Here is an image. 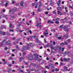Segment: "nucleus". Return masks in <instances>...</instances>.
I'll list each match as a JSON object with an SVG mask.
<instances>
[{
  "instance_id": "864d4df0",
  "label": "nucleus",
  "mask_w": 73,
  "mask_h": 73,
  "mask_svg": "<svg viewBox=\"0 0 73 73\" xmlns=\"http://www.w3.org/2000/svg\"><path fill=\"white\" fill-rule=\"evenodd\" d=\"M27 59H28L29 60H32V59H31L30 58H27Z\"/></svg>"
},
{
  "instance_id": "4468645a",
  "label": "nucleus",
  "mask_w": 73,
  "mask_h": 73,
  "mask_svg": "<svg viewBox=\"0 0 73 73\" xmlns=\"http://www.w3.org/2000/svg\"><path fill=\"white\" fill-rule=\"evenodd\" d=\"M40 5L39 6V8H40V7H41V6H42V4H41V2H39V3Z\"/></svg>"
},
{
  "instance_id": "e433bc0d",
  "label": "nucleus",
  "mask_w": 73,
  "mask_h": 73,
  "mask_svg": "<svg viewBox=\"0 0 73 73\" xmlns=\"http://www.w3.org/2000/svg\"><path fill=\"white\" fill-rule=\"evenodd\" d=\"M16 47L17 48H18V50H19L20 49V48H19V47H18V46H17V45L16 46Z\"/></svg>"
},
{
  "instance_id": "1a4fd4ad",
  "label": "nucleus",
  "mask_w": 73,
  "mask_h": 73,
  "mask_svg": "<svg viewBox=\"0 0 73 73\" xmlns=\"http://www.w3.org/2000/svg\"><path fill=\"white\" fill-rule=\"evenodd\" d=\"M57 8L58 10H60V11H62V8L61 7H57Z\"/></svg>"
},
{
  "instance_id": "3c124183",
  "label": "nucleus",
  "mask_w": 73,
  "mask_h": 73,
  "mask_svg": "<svg viewBox=\"0 0 73 73\" xmlns=\"http://www.w3.org/2000/svg\"><path fill=\"white\" fill-rule=\"evenodd\" d=\"M61 39V37H58V40H60V39Z\"/></svg>"
},
{
  "instance_id": "72a5a7b5",
  "label": "nucleus",
  "mask_w": 73,
  "mask_h": 73,
  "mask_svg": "<svg viewBox=\"0 0 73 73\" xmlns=\"http://www.w3.org/2000/svg\"><path fill=\"white\" fill-rule=\"evenodd\" d=\"M66 13L64 12L63 13V15H65Z\"/></svg>"
},
{
  "instance_id": "c85d7f7f",
  "label": "nucleus",
  "mask_w": 73,
  "mask_h": 73,
  "mask_svg": "<svg viewBox=\"0 0 73 73\" xmlns=\"http://www.w3.org/2000/svg\"><path fill=\"white\" fill-rule=\"evenodd\" d=\"M51 49H54V48H55V47H53V46H52L51 47Z\"/></svg>"
},
{
  "instance_id": "a18cd8bd",
  "label": "nucleus",
  "mask_w": 73,
  "mask_h": 73,
  "mask_svg": "<svg viewBox=\"0 0 73 73\" xmlns=\"http://www.w3.org/2000/svg\"><path fill=\"white\" fill-rule=\"evenodd\" d=\"M67 54H70V51H68V52H67Z\"/></svg>"
},
{
  "instance_id": "37998d69",
  "label": "nucleus",
  "mask_w": 73,
  "mask_h": 73,
  "mask_svg": "<svg viewBox=\"0 0 73 73\" xmlns=\"http://www.w3.org/2000/svg\"><path fill=\"white\" fill-rule=\"evenodd\" d=\"M44 73H48V71H44Z\"/></svg>"
},
{
  "instance_id": "4c0bfd02",
  "label": "nucleus",
  "mask_w": 73,
  "mask_h": 73,
  "mask_svg": "<svg viewBox=\"0 0 73 73\" xmlns=\"http://www.w3.org/2000/svg\"><path fill=\"white\" fill-rule=\"evenodd\" d=\"M8 4V3H6L5 4V5L6 7H7V5Z\"/></svg>"
},
{
  "instance_id": "6e6552de",
  "label": "nucleus",
  "mask_w": 73,
  "mask_h": 73,
  "mask_svg": "<svg viewBox=\"0 0 73 73\" xmlns=\"http://www.w3.org/2000/svg\"><path fill=\"white\" fill-rule=\"evenodd\" d=\"M20 4L21 6L23 7V4H24V1H21V2L20 3Z\"/></svg>"
},
{
  "instance_id": "09e8293b",
  "label": "nucleus",
  "mask_w": 73,
  "mask_h": 73,
  "mask_svg": "<svg viewBox=\"0 0 73 73\" xmlns=\"http://www.w3.org/2000/svg\"><path fill=\"white\" fill-rule=\"evenodd\" d=\"M52 13H54V14H56V12H55V11H52Z\"/></svg>"
},
{
  "instance_id": "f03ea898",
  "label": "nucleus",
  "mask_w": 73,
  "mask_h": 73,
  "mask_svg": "<svg viewBox=\"0 0 73 73\" xmlns=\"http://www.w3.org/2000/svg\"><path fill=\"white\" fill-rule=\"evenodd\" d=\"M70 27V26H69V25H66L64 26V27L63 28V29H64L65 31H66V32H68L69 31V28L67 29V30H66V28H68V27Z\"/></svg>"
},
{
  "instance_id": "774afa93",
  "label": "nucleus",
  "mask_w": 73,
  "mask_h": 73,
  "mask_svg": "<svg viewBox=\"0 0 73 73\" xmlns=\"http://www.w3.org/2000/svg\"><path fill=\"white\" fill-rule=\"evenodd\" d=\"M38 11H40V7H38Z\"/></svg>"
},
{
  "instance_id": "a211bd4d",
  "label": "nucleus",
  "mask_w": 73,
  "mask_h": 73,
  "mask_svg": "<svg viewBox=\"0 0 73 73\" xmlns=\"http://www.w3.org/2000/svg\"><path fill=\"white\" fill-rule=\"evenodd\" d=\"M10 18H15V17L13 15H11Z\"/></svg>"
},
{
  "instance_id": "7c9ffc66",
  "label": "nucleus",
  "mask_w": 73,
  "mask_h": 73,
  "mask_svg": "<svg viewBox=\"0 0 73 73\" xmlns=\"http://www.w3.org/2000/svg\"><path fill=\"white\" fill-rule=\"evenodd\" d=\"M8 66H9V67H11L12 66V64H9Z\"/></svg>"
},
{
  "instance_id": "a878e982",
  "label": "nucleus",
  "mask_w": 73,
  "mask_h": 73,
  "mask_svg": "<svg viewBox=\"0 0 73 73\" xmlns=\"http://www.w3.org/2000/svg\"><path fill=\"white\" fill-rule=\"evenodd\" d=\"M7 49H8L7 47V46H5V48H4V49L6 50H7Z\"/></svg>"
},
{
  "instance_id": "5fc2aeb1",
  "label": "nucleus",
  "mask_w": 73,
  "mask_h": 73,
  "mask_svg": "<svg viewBox=\"0 0 73 73\" xmlns=\"http://www.w3.org/2000/svg\"><path fill=\"white\" fill-rule=\"evenodd\" d=\"M21 24H19V25H18V27H19L20 26V25H21Z\"/></svg>"
},
{
  "instance_id": "338daca9",
  "label": "nucleus",
  "mask_w": 73,
  "mask_h": 73,
  "mask_svg": "<svg viewBox=\"0 0 73 73\" xmlns=\"http://www.w3.org/2000/svg\"><path fill=\"white\" fill-rule=\"evenodd\" d=\"M50 20H48V23H50Z\"/></svg>"
},
{
  "instance_id": "603ef678",
  "label": "nucleus",
  "mask_w": 73,
  "mask_h": 73,
  "mask_svg": "<svg viewBox=\"0 0 73 73\" xmlns=\"http://www.w3.org/2000/svg\"><path fill=\"white\" fill-rule=\"evenodd\" d=\"M9 32H13V30H10Z\"/></svg>"
},
{
  "instance_id": "c9c22d12",
  "label": "nucleus",
  "mask_w": 73,
  "mask_h": 73,
  "mask_svg": "<svg viewBox=\"0 0 73 73\" xmlns=\"http://www.w3.org/2000/svg\"><path fill=\"white\" fill-rule=\"evenodd\" d=\"M55 23L56 24H59V22L57 21H56Z\"/></svg>"
},
{
  "instance_id": "9b49d317",
  "label": "nucleus",
  "mask_w": 73,
  "mask_h": 73,
  "mask_svg": "<svg viewBox=\"0 0 73 73\" xmlns=\"http://www.w3.org/2000/svg\"><path fill=\"white\" fill-rule=\"evenodd\" d=\"M0 34H2V35H5V32L0 31Z\"/></svg>"
},
{
  "instance_id": "39448f33",
  "label": "nucleus",
  "mask_w": 73,
  "mask_h": 73,
  "mask_svg": "<svg viewBox=\"0 0 73 73\" xmlns=\"http://www.w3.org/2000/svg\"><path fill=\"white\" fill-rule=\"evenodd\" d=\"M64 61H69V60H70V58H64Z\"/></svg>"
},
{
  "instance_id": "aec40b11",
  "label": "nucleus",
  "mask_w": 73,
  "mask_h": 73,
  "mask_svg": "<svg viewBox=\"0 0 73 73\" xmlns=\"http://www.w3.org/2000/svg\"><path fill=\"white\" fill-rule=\"evenodd\" d=\"M9 28H12V24H11L10 23V26L9 27Z\"/></svg>"
},
{
  "instance_id": "412c9836",
  "label": "nucleus",
  "mask_w": 73,
  "mask_h": 73,
  "mask_svg": "<svg viewBox=\"0 0 73 73\" xmlns=\"http://www.w3.org/2000/svg\"><path fill=\"white\" fill-rule=\"evenodd\" d=\"M60 45L61 46H64L65 45L64 43H62L60 44Z\"/></svg>"
},
{
  "instance_id": "5701e85b",
  "label": "nucleus",
  "mask_w": 73,
  "mask_h": 73,
  "mask_svg": "<svg viewBox=\"0 0 73 73\" xmlns=\"http://www.w3.org/2000/svg\"><path fill=\"white\" fill-rule=\"evenodd\" d=\"M64 55H66V54H68L67 52H66V51H65V52H64Z\"/></svg>"
},
{
  "instance_id": "8fccbe9b",
  "label": "nucleus",
  "mask_w": 73,
  "mask_h": 73,
  "mask_svg": "<svg viewBox=\"0 0 73 73\" xmlns=\"http://www.w3.org/2000/svg\"><path fill=\"white\" fill-rule=\"evenodd\" d=\"M14 10V9H12L11 10H10V12H11V11H13Z\"/></svg>"
},
{
  "instance_id": "49530a36",
  "label": "nucleus",
  "mask_w": 73,
  "mask_h": 73,
  "mask_svg": "<svg viewBox=\"0 0 73 73\" xmlns=\"http://www.w3.org/2000/svg\"><path fill=\"white\" fill-rule=\"evenodd\" d=\"M69 7H70V8H72V9H73V7H71V6L70 5L69 6Z\"/></svg>"
},
{
  "instance_id": "9d476101",
  "label": "nucleus",
  "mask_w": 73,
  "mask_h": 73,
  "mask_svg": "<svg viewBox=\"0 0 73 73\" xmlns=\"http://www.w3.org/2000/svg\"><path fill=\"white\" fill-rule=\"evenodd\" d=\"M41 23H39V22H38L37 23L36 26L37 27H38V26H40V25H41Z\"/></svg>"
},
{
  "instance_id": "f3484780",
  "label": "nucleus",
  "mask_w": 73,
  "mask_h": 73,
  "mask_svg": "<svg viewBox=\"0 0 73 73\" xmlns=\"http://www.w3.org/2000/svg\"><path fill=\"white\" fill-rule=\"evenodd\" d=\"M20 60H19V61H21V60H23L24 59V58L23 57H21V58H19Z\"/></svg>"
},
{
  "instance_id": "6ab92c4d",
  "label": "nucleus",
  "mask_w": 73,
  "mask_h": 73,
  "mask_svg": "<svg viewBox=\"0 0 73 73\" xmlns=\"http://www.w3.org/2000/svg\"><path fill=\"white\" fill-rule=\"evenodd\" d=\"M64 64L62 63L61 62H60V66H64Z\"/></svg>"
},
{
  "instance_id": "ddd939ff",
  "label": "nucleus",
  "mask_w": 73,
  "mask_h": 73,
  "mask_svg": "<svg viewBox=\"0 0 73 73\" xmlns=\"http://www.w3.org/2000/svg\"><path fill=\"white\" fill-rule=\"evenodd\" d=\"M64 69L66 70H67V71H70V69L68 70V69H67V67H66V66H64Z\"/></svg>"
},
{
  "instance_id": "c756f323",
  "label": "nucleus",
  "mask_w": 73,
  "mask_h": 73,
  "mask_svg": "<svg viewBox=\"0 0 73 73\" xmlns=\"http://www.w3.org/2000/svg\"><path fill=\"white\" fill-rule=\"evenodd\" d=\"M64 45H68V43L67 42H64Z\"/></svg>"
},
{
  "instance_id": "f257e3e1",
  "label": "nucleus",
  "mask_w": 73,
  "mask_h": 73,
  "mask_svg": "<svg viewBox=\"0 0 73 73\" xmlns=\"http://www.w3.org/2000/svg\"><path fill=\"white\" fill-rule=\"evenodd\" d=\"M27 47H26L25 46H24L23 47L22 49H23V50H27V49H30V47H31L33 46V44L31 43H29V44H27Z\"/></svg>"
},
{
  "instance_id": "473e14b6",
  "label": "nucleus",
  "mask_w": 73,
  "mask_h": 73,
  "mask_svg": "<svg viewBox=\"0 0 73 73\" xmlns=\"http://www.w3.org/2000/svg\"><path fill=\"white\" fill-rule=\"evenodd\" d=\"M59 27L60 28H63V26L62 25H61Z\"/></svg>"
},
{
  "instance_id": "7ed1b4c3",
  "label": "nucleus",
  "mask_w": 73,
  "mask_h": 73,
  "mask_svg": "<svg viewBox=\"0 0 73 73\" xmlns=\"http://www.w3.org/2000/svg\"><path fill=\"white\" fill-rule=\"evenodd\" d=\"M5 44L6 45H11V42L9 40L8 41H6Z\"/></svg>"
},
{
  "instance_id": "13d9d810",
  "label": "nucleus",
  "mask_w": 73,
  "mask_h": 73,
  "mask_svg": "<svg viewBox=\"0 0 73 73\" xmlns=\"http://www.w3.org/2000/svg\"><path fill=\"white\" fill-rule=\"evenodd\" d=\"M36 4H35V3H33L32 4L33 6H35V5H36Z\"/></svg>"
},
{
  "instance_id": "f704fd0d",
  "label": "nucleus",
  "mask_w": 73,
  "mask_h": 73,
  "mask_svg": "<svg viewBox=\"0 0 73 73\" xmlns=\"http://www.w3.org/2000/svg\"><path fill=\"white\" fill-rule=\"evenodd\" d=\"M11 69H10L9 70L7 71L8 73H10V72H11Z\"/></svg>"
},
{
  "instance_id": "f8f14e48",
  "label": "nucleus",
  "mask_w": 73,
  "mask_h": 73,
  "mask_svg": "<svg viewBox=\"0 0 73 73\" xmlns=\"http://www.w3.org/2000/svg\"><path fill=\"white\" fill-rule=\"evenodd\" d=\"M48 46H49V44H48L46 45H44V48H47V47H48Z\"/></svg>"
},
{
  "instance_id": "b1692460",
  "label": "nucleus",
  "mask_w": 73,
  "mask_h": 73,
  "mask_svg": "<svg viewBox=\"0 0 73 73\" xmlns=\"http://www.w3.org/2000/svg\"><path fill=\"white\" fill-rule=\"evenodd\" d=\"M52 64L51 63H50L48 64V66H52Z\"/></svg>"
},
{
  "instance_id": "69168bd1",
  "label": "nucleus",
  "mask_w": 73,
  "mask_h": 73,
  "mask_svg": "<svg viewBox=\"0 0 73 73\" xmlns=\"http://www.w3.org/2000/svg\"><path fill=\"white\" fill-rule=\"evenodd\" d=\"M51 67H52V68H54V66H53V64H52Z\"/></svg>"
},
{
  "instance_id": "a19ab883",
  "label": "nucleus",
  "mask_w": 73,
  "mask_h": 73,
  "mask_svg": "<svg viewBox=\"0 0 73 73\" xmlns=\"http://www.w3.org/2000/svg\"><path fill=\"white\" fill-rule=\"evenodd\" d=\"M70 15L71 16H73V13H70Z\"/></svg>"
},
{
  "instance_id": "bb28decb",
  "label": "nucleus",
  "mask_w": 73,
  "mask_h": 73,
  "mask_svg": "<svg viewBox=\"0 0 73 73\" xmlns=\"http://www.w3.org/2000/svg\"><path fill=\"white\" fill-rule=\"evenodd\" d=\"M68 37V34H67V35H65L64 36V37Z\"/></svg>"
},
{
  "instance_id": "680f3d73",
  "label": "nucleus",
  "mask_w": 73,
  "mask_h": 73,
  "mask_svg": "<svg viewBox=\"0 0 73 73\" xmlns=\"http://www.w3.org/2000/svg\"><path fill=\"white\" fill-rule=\"evenodd\" d=\"M41 38H44V36L43 35H41Z\"/></svg>"
},
{
  "instance_id": "0eeeda50",
  "label": "nucleus",
  "mask_w": 73,
  "mask_h": 73,
  "mask_svg": "<svg viewBox=\"0 0 73 73\" xmlns=\"http://www.w3.org/2000/svg\"><path fill=\"white\" fill-rule=\"evenodd\" d=\"M61 0H59L58 2H57V4H58V6H60V4H61Z\"/></svg>"
},
{
  "instance_id": "79ce46f5",
  "label": "nucleus",
  "mask_w": 73,
  "mask_h": 73,
  "mask_svg": "<svg viewBox=\"0 0 73 73\" xmlns=\"http://www.w3.org/2000/svg\"><path fill=\"white\" fill-rule=\"evenodd\" d=\"M35 13V12H33V13H31V14H32L33 15V16H34L35 15V14H34Z\"/></svg>"
},
{
  "instance_id": "2eb2a0df",
  "label": "nucleus",
  "mask_w": 73,
  "mask_h": 73,
  "mask_svg": "<svg viewBox=\"0 0 73 73\" xmlns=\"http://www.w3.org/2000/svg\"><path fill=\"white\" fill-rule=\"evenodd\" d=\"M57 48L59 50H61L62 48L61 47L59 46H58L57 47Z\"/></svg>"
},
{
  "instance_id": "de8ad7c7",
  "label": "nucleus",
  "mask_w": 73,
  "mask_h": 73,
  "mask_svg": "<svg viewBox=\"0 0 73 73\" xmlns=\"http://www.w3.org/2000/svg\"><path fill=\"white\" fill-rule=\"evenodd\" d=\"M4 26L3 25H2V26H1V28H4Z\"/></svg>"
},
{
  "instance_id": "2f4dec72",
  "label": "nucleus",
  "mask_w": 73,
  "mask_h": 73,
  "mask_svg": "<svg viewBox=\"0 0 73 73\" xmlns=\"http://www.w3.org/2000/svg\"><path fill=\"white\" fill-rule=\"evenodd\" d=\"M12 59H13V58H12V57H10L9 58V60H12Z\"/></svg>"
},
{
  "instance_id": "bf43d9fd",
  "label": "nucleus",
  "mask_w": 73,
  "mask_h": 73,
  "mask_svg": "<svg viewBox=\"0 0 73 73\" xmlns=\"http://www.w3.org/2000/svg\"><path fill=\"white\" fill-rule=\"evenodd\" d=\"M19 44L20 45H23V43H22L21 42H19Z\"/></svg>"
},
{
  "instance_id": "e2e57ef3",
  "label": "nucleus",
  "mask_w": 73,
  "mask_h": 73,
  "mask_svg": "<svg viewBox=\"0 0 73 73\" xmlns=\"http://www.w3.org/2000/svg\"><path fill=\"white\" fill-rule=\"evenodd\" d=\"M55 42H53V44H54V45H56V44H55Z\"/></svg>"
},
{
  "instance_id": "58836bf2",
  "label": "nucleus",
  "mask_w": 73,
  "mask_h": 73,
  "mask_svg": "<svg viewBox=\"0 0 73 73\" xmlns=\"http://www.w3.org/2000/svg\"><path fill=\"white\" fill-rule=\"evenodd\" d=\"M16 39V38L15 37H13L12 38V40H15Z\"/></svg>"
},
{
  "instance_id": "423d86ee",
  "label": "nucleus",
  "mask_w": 73,
  "mask_h": 73,
  "mask_svg": "<svg viewBox=\"0 0 73 73\" xmlns=\"http://www.w3.org/2000/svg\"><path fill=\"white\" fill-rule=\"evenodd\" d=\"M44 36L45 37H48V35L49 34V33H46L45 32H44Z\"/></svg>"
},
{
  "instance_id": "393cba45",
  "label": "nucleus",
  "mask_w": 73,
  "mask_h": 73,
  "mask_svg": "<svg viewBox=\"0 0 73 73\" xmlns=\"http://www.w3.org/2000/svg\"><path fill=\"white\" fill-rule=\"evenodd\" d=\"M36 42L38 43V42H40V41L38 40V39H36Z\"/></svg>"
},
{
  "instance_id": "4d7b16f0",
  "label": "nucleus",
  "mask_w": 73,
  "mask_h": 73,
  "mask_svg": "<svg viewBox=\"0 0 73 73\" xmlns=\"http://www.w3.org/2000/svg\"><path fill=\"white\" fill-rule=\"evenodd\" d=\"M2 11L3 12H5V9H3L2 10Z\"/></svg>"
},
{
  "instance_id": "20e7f679",
  "label": "nucleus",
  "mask_w": 73,
  "mask_h": 73,
  "mask_svg": "<svg viewBox=\"0 0 73 73\" xmlns=\"http://www.w3.org/2000/svg\"><path fill=\"white\" fill-rule=\"evenodd\" d=\"M6 41V40L4 39L2 41V42L0 43L1 45L2 46V45H4V42H5Z\"/></svg>"
},
{
  "instance_id": "cd10ccee",
  "label": "nucleus",
  "mask_w": 73,
  "mask_h": 73,
  "mask_svg": "<svg viewBox=\"0 0 73 73\" xmlns=\"http://www.w3.org/2000/svg\"><path fill=\"white\" fill-rule=\"evenodd\" d=\"M55 70H56V72H58L59 71V69L56 68Z\"/></svg>"
},
{
  "instance_id": "dca6fc26",
  "label": "nucleus",
  "mask_w": 73,
  "mask_h": 73,
  "mask_svg": "<svg viewBox=\"0 0 73 73\" xmlns=\"http://www.w3.org/2000/svg\"><path fill=\"white\" fill-rule=\"evenodd\" d=\"M58 13H58V15H60V16H61V15H62L61 14V13L60 12V11H58Z\"/></svg>"
},
{
  "instance_id": "4be33fe9",
  "label": "nucleus",
  "mask_w": 73,
  "mask_h": 73,
  "mask_svg": "<svg viewBox=\"0 0 73 73\" xmlns=\"http://www.w3.org/2000/svg\"><path fill=\"white\" fill-rule=\"evenodd\" d=\"M38 5V3H36V4L35 5L36 6L35 7V8H37V5Z\"/></svg>"
},
{
  "instance_id": "ea45409f",
  "label": "nucleus",
  "mask_w": 73,
  "mask_h": 73,
  "mask_svg": "<svg viewBox=\"0 0 73 73\" xmlns=\"http://www.w3.org/2000/svg\"><path fill=\"white\" fill-rule=\"evenodd\" d=\"M62 52H63V51H64V48L63 47L62 48Z\"/></svg>"
},
{
  "instance_id": "0e129e2a",
  "label": "nucleus",
  "mask_w": 73,
  "mask_h": 73,
  "mask_svg": "<svg viewBox=\"0 0 73 73\" xmlns=\"http://www.w3.org/2000/svg\"><path fill=\"white\" fill-rule=\"evenodd\" d=\"M15 50V49H12V52H13Z\"/></svg>"
},
{
  "instance_id": "052dcab7",
  "label": "nucleus",
  "mask_w": 73,
  "mask_h": 73,
  "mask_svg": "<svg viewBox=\"0 0 73 73\" xmlns=\"http://www.w3.org/2000/svg\"><path fill=\"white\" fill-rule=\"evenodd\" d=\"M44 42H45V43H46V42H47L46 41V40L45 39H44Z\"/></svg>"
},
{
  "instance_id": "c03bdc74",
  "label": "nucleus",
  "mask_w": 73,
  "mask_h": 73,
  "mask_svg": "<svg viewBox=\"0 0 73 73\" xmlns=\"http://www.w3.org/2000/svg\"><path fill=\"white\" fill-rule=\"evenodd\" d=\"M45 14H46V15L48 14V12L47 11L45 13Z\"/></svg>"
},
{
  "instance_id": "6e6d98bb",
  "label": "nucleus",
  "mask_w": 73,
  "mask_h": 73,
  "mask_svg": "<svg viewBox=\"0 0 73 73\" xmlns=\"http://www.w3.org/2000/svg\"><path fill=\"white\" fill-rule=\"evenodd\" d=\"M38 59V57H36V58H35V59L36 60H37V59Z\"/></svg>"
}]
</instances>
